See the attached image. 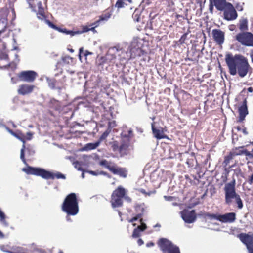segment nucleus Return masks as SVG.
I'll return each instance as SVG.
<instances>
[{"instance_id":"c9c22d12","label":"nucleus","mask_w":253,"mask_h":253,"mask_svg":"<svg viewBox=\"0 0 253 253\" xmlns=\"http://www.w3.org/2000/svg\"><path fill=\"white\" fill-rule=\"evenodd\" d=\"M187 34L184 33L183 35H182L180 38V39L178 41V44H183L185 43V41L186 39H187Z\"/></svg>"},{"instance_id":"f257e3e1","label":"nucleus","mask_w":253,"mask_h":253,"mask_svg":"<svg viewBox=\"0 0 253 253\" xmlns=\"http://www.w3.org/2000/svg\"><path fill=\"white\" fill-rule=\"evenodd\" d=\"M225 61L231 75L235 76L237 74L241 78L245 77L251 70L248 59L239 54L233 56L231 53L225 55Z\"/></svg>"},{"instance_id":"bb28decb","label":"nucleus","mask_w":253,"mask_h":253,"mask_svg":"<svg viewBox=\"0 0 253 253\" xmlns=\"http://www.w3.org/2000/svg\"><path fill=\"white\" fill-rule=\"evenodd\" d=\"M111 13L110 12H106L102 14L99 16V19L92 24V25H95V27H97L101 21H107L111 17Z\"/></svg>"},{"instance_id":"ddd939ff","label":"nucleus","mask_w":253,"mask_h":253,"mask_svg":"<svg viewBox=\"0 0 253 253\" xmlns=\"http://www.w3.org/2000/svg\"><path fill=\"white\" fill-rule=\"evenodd\" d=\"M237 237L246 246L248 252L253 249V233H242L238 234Z\"/></svg>"},{"instance_id":"5701e85b","label":"nucleus","mask_w":253,"mask_h":253,"mask_svg":"<svg viewBox=\"0 0 253 253\" xmlns=\"http://www.w3.org/2000/svg\"><path fill=\"white\" fill-rule=\"evenodd\" d=\"M239 30L242 32H246L248 30V20L247 18L242 17L237 24Z\"/></svg>"},{"instance_id":"4d7b16f0","label":"nucleus","mask_w":253,"mask_h":253,"mask_svg":"<svg viewBox=\"0 0 253 253\" xmlns=\"http://www.w3.org/2000/svg\"><path fill=\"white\" fill-rule=\"evenodd\" d=\"M89 173H90L91 174L93 175H98V173L96 172V171H89L88 172Z\"/></svg>"},{"instance_id":"f03ea898","label":"nucleus","mask_w":253,"mask_h":253,"mask_svg":"<svg viewBox=\"0 0 253 253\" xmlns=\"http://www.w3.org/2000/svg\"><path fill=\"white\" fill-rule=\"evenodd\" d=\"M62 211L67 214L66 219L70 220L69 216H75L79 211L78 200L75 193H71L65 198L61 205Z\"/></svg>"},{"instance_id":"8fccbe9b","label":"nucleus","mask_w":253,"mask_h":253,"mask_svg":"<svg viewBox=\"0 0 253 253\" xmlns=\"http://www.w3.org/2000/svg\"><path fill=\"white\" fill-rule=\"evenodd\" d=\"M35 0H26L30 7L33 8Z\"/></svg>"},{"instance_id":"774afa93","label":"nucleus","mask_w":253,"mask_h":253,"mask_svg":"<svg viewBox=\"0 0 253 253\" xmlns=\"http://www.w3.org/2000/svg\"><path fill=\"white\" fill-rule=\"evenodd\" d=\"M141 192L142 193H145V190H141Z\"/></svg>"},{"instance_id":"a211bd4d","label":"nucleus","mask_w":253,"mask_h":253,"mask_svg":"<svg viewBox=\"0 0 253 253\" xmlns=\"http://www.w3.org/2000/svg\"><path fill=\"white\" fill-rule=\"evenodd\" d=\"M35 86L28 84H23L19 86L18 89V93L20 95H25L31 93Z\"/></svg>"},{"instance_id":"aec40b11","label":"nucleus","mask_w":253,"mask_h":253,"mask_svg":"<svg viewBox=\"0 0 253 253\" xmlns=\"http://www.w3.org/2000/svg\"><path fill=\"white\" fill-rule=\"evenodd\" d=\"M94 29V27H93L90 30H93ZM89 30V29H88L87 27H84L83 28V31H73L71 30H68L66 28H61L60 27H59L58 31L64 33L66 35H70L71 36H73L75 35L76 34H80L82 33L83 32H87Z\"/></svg>"},{"instance_id":"052dcab7","label":"nucleus","mask_w":253,"mask_h":253,"mask_svg":"<svg viewBox=\"0 0 253 253\" xmlns=\"http://www.w3.org/2000/svg\"><path fill=\"white\" fill-rule=\"evenodd\" d=\"M132 131L131 130H129L128 131V135L127 136V137H129L130 135L132 134Z\"/></svg>"},{"instance_id":"13d9d810","label":"nucleus","mask_w":253,"mask_h":253,"mask_svg":"<svg viewBox=\"0 0 253 253\" xmlns=\"http://www.w3.org/2000/svg\"><path fill=\"white\" fill-rule=\"evenodd\" d=\"M99 173L100 174H102V175H106V176L109 175L108 173H107L106 172H104V171H101Z\"/></svg>"},{"instance_id":"f3484780","label":"nucleus","mask_w":253,"mask_h":253,"mask_svg":"<svg viewBox=\"0 0 253 253\" xmlns=\"http://www.w3.org/2000/svg\"><path fill=\"white\" fill-rule=\"evenodd\" d=\"M213 38L217 44L221 45L224 41V33L220 29H214L212 30Z\"/></svg>"},{"instance_id":"603ef678","label":"nucleus","mask_w":253,"mask_h":253,"mask_svg":"<svg viewBox=\"0 0 253 253\" xmlns=\"http://www.w3.org/2000/svg\"><path fill=\"white\" fill-rule=\"evenodd\" d=\"M168 4H169V6H174V3L173 1V0H168Z\"/></svg>"},{"instance_id":"423d86ee","label":"nucleus","mask_w":253,"mask_h":253,"mask_svg":"<svg viewBox=\"0 0 253 253\" xmlns=\"http://www.w3.org/2000/svg\"><path fill=\"white\" fill-rule=\"evenodd\" d=\"M2 250L9 253H51L50 250L40 248L34 243L22 247H16L13 251H8L3 249Z\"/></svg>"},{"instance_id":"a19ab883","label":"nucleus","mask_w":253,"mask_h":253,"mask_svg":"<svg viewBox=\"0 0 253 253\" xmlns=\"http://www.w3.org/2000/svg\"><path fill=\"white\" fill-rule=\"evenodd\" d=\"M141 217V214H138L136 215L135 217L132 218L131 219L128 220V222L130 223H133L134 221L137 220L138 219L140 218Z\"/></svg>"},{"instance_id":"a878e982","label":"nucleus","mask_w":253,"mask_h":253,"mask_svg":"<svg viewBox=\"0 0 253 253\" xmlns=\"http://www.w3.org/2000/svg\"><path fill=\"white\" fill-rule=\"evenodd\" d=\"M211 1L213 3L216 8L221 11L223 10L224 7L229 3L227 2L226 0H211Z\"/></svg>"},{"instance_id":"b1692460","label":"nucleus","mask_w":253,"mask_h":253,"mask_svg":"<svg viewBox=\"0 0 253 253\" xmlns=\"http://www.w3.org/2000/svg\"><path fill=\"white\" fill-rule=\"evenodd\" d=\"M200 56V53L196 50H192L188 53L187 57L185 59V61H191L193 62H198Z\"/></svg>"},{"instance_id":"cd10ccee","label":"nucleus","mask_w":253,"mask_h":253,"mask_svg":"<svg viewBox=\"0 0 253 253\" xmlns=\"http://www.w3.org/2000/svg\"><path fill=\"white\" fill-rule=\"evenodd\" d=\"M132 1V0H117L115 6L118 9H120L124 7L125 5H127V3H126V2H128L129 3H131Z\"/></svg>"},{"instance_id":"09e8293b","label":"nucleus","mask_w":253,"mask_h":253,"mask_svg":"<svg viewBox=\"0 0 253 253\" xmlns=\"http://www.w3.org/2000/svg\"><path fill=\"white\" fill-rule=\"evenodd\" d=\"M225 171H226V175H225V179H223V181L225 182L227 181V176L228 175V173L229 172V170L228 169V168H227L226 167H225Z\"/></svg>"},{"instance_id":"c85d7f7f","label":"nucleus","mask_w":253,"mask_h":253,"mask_svg":"<svg viewBox=\"0 0 253 253\" xmlns=\"http://www.w3.org/2000/svg\"><path fill=\"white\" fill-rule=\"evenodd\" d=\"M237 154H235L233 153L230 152L228 155L225 156L224 157V159L223 163L224 167H226L227 165L229 164L230 161L233 159L234 155Z\"/></svg>"},{"instance_id":"393cba45","label":"nucleus","mask_w":253,"mask_h":253,"mask_svg":"<svg viewBox=\"0 0 253 253\" xmlns=\"http://www.w3.org/2000/svg\"><path fill=\"white\" fill-rule=\"evenodd\" d=\"M129 145V140H128L126 141H122L121 144L119 146V153L121 156L126 155L127 151Z\"/></svg>"},{"instance_id":"f704fd0d","label":"nucleus","mask_w":253,"mask_h":253,"mask_svg":"<svg viewBox=\"0 0 253 253\" xmlns=\"http://www.w3.org/2000/svg\"><path fill=\"white\" fill-rule=\"evenodd\" d=\"M46 23L48 24V25L53 28V29L54 30H56L57 31H58V28H59V27L57 26L56 25H55L54 24H53L52 22H51L50 20L47 19V18L46 19V20H44Z\"/></svg>"},{"instance_id":"49530a36","label":"nucleus","mask_w":253,"mask_h":253,"mask_svg":"<svg viewBox=\"0 0 253 253\" xmlns=\"http://www.w3.org/2000/svg\"><path fill=\"white\" fill-rule=\"evenodd\" d=\"M247 182L251 185L253 183V173L248 177Z\"/></svg>"},{"instance_id":"9d476101","label":"nucleus","mask_w":253,"mask_h":253,"mask_svg":"<svg viewBox=\"0 0 253 253\" xmlns=\"http://www.w3.org/2000/svg\"><path fill=\"white\" fill-rule=\"evenodd\" d=\"M205 216L209 218L210 219H216L224 223H232L236 219V214L234 212L227 213L223 215L218 214H211L206 212Z\"/></svg>"},{"instance_id":"6e6552de","label":"nucleus","mask_w":253,"mask_h":253,"mask_svg":"<svg viewBox=\"0 0 253 253\" xmlns=\"http://www.w3.org/2000/svg\"><path fill=\"white\" fill-rule=\"evenodd\" d=\"M101 166L105 167L114 174H117L119 176L126 178L127 176V171L126 168L118 167L115 164L108 162L106 160H102L99 162Z\"/></svg>"},{"instance_id":"864d4df0","label":"nucleus","mask_w":253,"mask_h":253,"mask_svg":"<svg viewBox=\"0 0 253 253\" xmlns=\"http://www.w3.org/2000/svg\"><path fill=\"white\" fill-rule=\"evenodd\" d=\"M137 243L139 245V246H141L142 245H143L144 244V242L142 240V239H139L138 240H137Z\"/></svg>"},{"instance_id":"2eb2a0df","label":"nucleus","mask_w":253,"mask_h":253,"mask_svg":"<svg viewBox=\"0 0 253 253\" xmlns=\"http://www.w3.org/2000/svg\"><path fill=\"white\" fill-rule=\"evenodd\" d=\"M145 52L139 47H133L130 49V56L129 58H126L123 56L120 57V63L126 62L131 59H135L138 57H140L143 55Z\"/></svg>"},{"instance_id":"e2e57ef3","label":"nucleus","mask_w":253,"mask_h":253,"mask_svg":"<svg viewBox=\"0 0 253 253\" xmlns=\"http://www.w3.org/2000/svg\"><path fill=\"white\" fill-rule=\"evenodd\" d=\"M181 17H182V16H181L180 15H179V14H176V18L177 19H178L179 18H180Z\"/></svg>"},{"instance_id":"9b49d317","label":"nucleus","mask_w":253,"mask_h":253,"mask_svg":"<svg viewBox=\"0 0 253 253\" xmlns=\"http://www.w3.org/2000/svg\"><path fill=\"white\" fill-rule=\"evenodd\" d=\"M235 39L243 45L253 47V34L251 32H240L236 35Z\"/></svg>"},{"instance_id":"72a5a7b5","label":"nucleus","mask_w":253,"mask_h":253,"mask_svg":"<svg viewBox=\"0 0 253 253\" xmlns=\"http://www.w3.org/2000/svg\"><path fill=\"white\" fill-rule=\"evenodd\" d=\"M25 149V145H23L22 148L20 151V158L23 161V162L25 164H26V159L25 158V154L24 151Z\"/></svg>"},{"instance_id":"39448f33","label":"nucleus","mask_w":253,"mask_h":253,"mask_svg":"<svg viewBox=\"0 0 253 253\" xmlns=\"http://www.w3.org/2000/svg\"><path fill=\"white\" fill-rule=\"evenodd\" d=\"M119 51V48L116 46L109 48L106 54L98 59V65L103 66L107 64L109 66H113L115 64L118 67V65L116 63V61L117 55H120L118 54Z\"/></svg>"},{"instance_id":"dca6fc26","label":"nucleus","mask_w":253,"mask_h":253,"mask_svg":"<svg viewBox=\"0 0 253 253\" xmlns=\"http://www.w3.org/2000/svg\"><path fill=\"white\" fill-rule=\"evenodd\" d=\"M181 214L183 220L187 223H192L196 219V214L194 210L189 211L184 209L181 211Z\"/></svg>"},{"instance_id":"bf43d9fd","label":"nucleus","mask_w":253,"mask_h":253,"mask_svg":"<svg viewBox=\"0 0 253 253\" xmlns=\"http://www.w3.org/2000/svg\"><path fill=\"white\" fill-rule=\"evenodd\" d=\"M248 91L249 92H253V88L252 87H249L248 89Z\"/></svg>"},{"instance_id":"69168bd1","label":"nucleus","mask_w":253,"mask_h":253,"mask_svg":"<svg viewBox=\"0 0 253 253\" xmlns=\"http://www.w3.org/2000/svg\"><path fill=\"white\" fill-rule=\"evenodd\" d=\"M249 253H253V249H252L251 250H250V251H249Z\"/></svg>"},{"instance_id":"37998d69","label":"nucleus","mask_w":253,"mask_h":253,"mask_svg":"<svg viewBox=\"0 0 253 253\" xmlns=\"http://www.w3.org/2000/svg\"><path fill=\"white\" fill-rule=\"evenodd\" d=\"M33 135V133L31 132H28L26 133V140H30L32 139Z\"/></svg>"},{"instance_id":"6ab92c4d","label":"nucleus","mask_w":253,"mask_h":253,"mask_svg":"<svg viewBox=\"0 0 253 253\" xmlns=\"http://www.w3.org/2000/svg\"><path fill=\"white\" fill-rule=\"evenodd\" d=\"M5 128L6 130L12 135L15 137L16 138L18 139L21 142H22L23 145H25L26 136L21 131L17 130L16 132H14L7 126H5Z\"/></svg>"},{"instance_id":"de8ad7c7","label":"nucleus","mask_w":253,"mask_h":253,"mask_svg":"<svg viewBox=\"0 0 253 253\" xmlns=\"http://www.w3.org/2000/svg\"><path fill=\"white\" fill-rule=\"evenodd\" d=\"M0 220L3 221L5 220V215L4 213L0 210Z\"/></svg>"},{"instance_id":"2f4dec72","label":"nucleus","mask_w":253,"mask_h":253,"mask_svg":"<svg viewBox=\"0 0 253 253\" xmlns=\"http://www.w3.org/2000/svg\"><path fill=\"white\" fill-rule=\"evenodd\" d=\"M48 86L52 89H55L57 81L55 79H47Z\"/></svg>"},{"instance_id":"0eeeda50","label":"nucleus","mask_w":253,"mask_h":253,"mask_svg":"<svg viewBox=\"0 0 253 253\" xmlns=\"http://www.w3.org/2000/svg\"><path fill=\"white\" fill-rule=\"evenodd\" d=\"M157 244L163 253H180L179 248L167 238H160Z\"/></svg>"},{"instance_id":"1a4fd4ad","label":"nucleus","mask_w":253,"mask_h":253,"mask_svg":"<svg viewBox=\"0 0 253 253\" xmlns=\"http://www.w3.org/2000/svg\"><path fill=\"white\" fill-rule=\"evenodd\" d=\"M126 195V190L119 186L113 191L111 197L110 202L113 208L121 207L123 205V198Z\"/></svg>"},{"instance_id":"0e129e2a","label":"nucleus","mask_w":253,"mask_h":253,"mask_svg":"<svg viewBox=\"0 0 253 253\" xmlns=\"http://www.w3.org/2000/svg\"><path fill=\"white\" fill-rule=\"evenodd\" d=\"M58 253H64V252L62 250H59L58 251Z\"/></svg>"},{"instance_id":"58836bf2","label":"nucleus","mask_w":253,"mask_h":253,"mask_svg":"<svg viewBox=\"0 0 253 253\" xmlns=\"http://www.w3.org/2000/svg\"><path fill=\"white\" fill-rule=\"evenodd\" d=\"M108 134H109V132L107 131H105L101 135V136L100 137L98 141H100V142L102 140H105L108 136Z\"/></svg>"},{"instance_id":"4c0bfd02","label":"nucleus","mask_w":253,"mask_h":253,"mask_svg":"<svg viewBox=\"0 0 253 253\" xmlns=\"http://www.w3.org/2000/svg\"><path fill=\"white\" fill-rule=\"evenodd\" d=\"M140 222L141 223V225L138 226L137 228L139 229H140L141 231H143L147 228V226L145 223H142V218H141L140 219Z\"/></svg>"},{"instance_id":"3c124183","label":"nucleus","mask_w":253,"mask_h":253,"mask_svg":"<svg viewBox=\"0 0 253 253\" xmlns=\"http://www.w3.org/2000/svg\"><path fill=\"white\" fill-rule=\"evenodd\" d=\"M250 56L251 59V62L253 64V49L251 50L250 53Z\"/></svg>"},{"instance_id":"79ce46f5","label":"nucleus","mask_w":253,"mask_h":253,"mask_svg":"<svg viewBox=\"0 0 253 253\" xmlns=\"http://www.w3.org/2000/svg\"><path fill=\"white\" fill-rule=\"evenodd\" d=\"M132 18L135 21L138 22L140 17V15L138 13L134 12L132 14Z\"/></svg>"},{"instance_id":"ea45409f","label":"nucleus","mask_w":253,"mask_h":253,"mask_svg":"<svg viewBox=\"0 0 253 253\" xmlns=\"http://www.w3.org/2000/svg\"><path fill=\"white\" fill-rule=\"evenodd\" d=\"M112 149L114 151H118L119 152V146H118V143L117 141H115L113 142L112 145Z\"/></svg>"},{"instance_id":"473e14b6","label":"nucleus","mask_w":253,"mask_h":253,"mask_svg":"<svg viewBox=\"0 0 253 253\" xmlns=\"http://www.w3.org/2000/svg\"><path fill=\"white\" fill-rule=\"evenodd\" d=\"M92 54V52H89L88 50H85L84 52L83 50V47H81L79 49V58L81 59L82 56L86 57L88 55Z\"/></svg>"},{"instance_id":"20e7f679","label":"nucleus","mask_w":253,"mask_h":253,"mask_svg":"<svg viewBox=\"0 0 253 253\" xmlns=\"http://www.w3.org/2000/svg\"><path fill=\"white\" fill-rule=\"evenodd\" d=\"M235 181L227 183L224 188L225 191V203L230 205L232 199H235L237 204V207L239 209H241L243 207V202L239 194L236 193L235 190Z\"/></svg>"},{"instance_id":"5fc2aeb1","label":"nucleus","mask_w":253,"mask_h":253,"mask_svg":"<svg viewBox=\"0 0 253 253\" xmlns=\"http://www.w3.org/2000/svg\"><path fill=\"white\" fill-rule=\"evenodd\" d=\"M37 5L38 9H41V8H43L42 3L41 1L38 2Z\"/></svg>"},{"instance_id":"4be33fe9","label":"nucleus","mask_w":253,"mask_h":253,"mask_svg":"<svg viewBox=\"0 0 253 253\" xmlns=\"http://www.w3.org/2000/svg\"><path fill=\"white\" fill-rule=\"evenodd\" d=\"M152 130L155 137L157 139L168 138V136L164 134L163 128H161V129L156 128L154 126V123L152 124Z\"/></svg>"},{"instance_id":"7c9ffc66","label":"nucleus","mask_w":253,"mask_h":253,"mask_svg":"<svg viewBox=\"0 0 253 253\" xmlns=\"http://www.w3.org/2000/svg\"><path fill=\"white\" fill-rule=\"evenodd\" d=\"M100 144V141H97L95 143H89L85 145V149L86 150H91L96 148Z\"/></svg>"},{"instance_id":"338daca9","label":"nucleus","mask_w":253,"mask_h":253,"mask_svg":"<svg viewBox=\"0 0 253 253\" xmlns=\"http://www.w3.org/2000/svg\"><path fill=\"white\" fill-rule=\"evenodd\" d=\"M69 51H70V52H71L72 53L74 52V50L73 49H69Z\"/></svg>"},{"instance_id":"f8f14e48","label":"nucleus","mask_w":253,"mask_h":253,"mask_svg":"<svg viewBox=\"0 0 253 253\" xmlns=\"http://www.w3.org/2000/svg\"><path fill=\"white\" fill-rule=\"evenodd\" d=\"M222 11L224 12V18L227 21L234 20L238 17L237 11L232 4L230 2L224 7Z\"/></svg>"},{"instance_id":"680f3d73","label":"nucleus","mask_w":253,"mask_h":253,"mask_svg":"<svg viewBox=\"0 0 253 253\" xmlns=\"http://www.w3.org/2000/svg\"><path fill=\"white\" fill-rule=\"evenodd\" d=\"M207 195V192H205V193L201 196V198L203 199L204 197Z\"/></svg>"},{"instance_id":"c756f323","label":"nucleus","mask_w":253,"mask_h":253,"mask_svg":"<svg viewBox=\"0 0 253 253\" xmlns=\"http://www.w3.org/2000/svg\"><path fill=\"white\" fill-rule=\"evenodd\" d=\"M37 16L39 19L42 20H46L47 18V16L45 14L44 8H41V9H38Z\"/></svg>"},{"instance_id":"a18cd8bd","label":"nucleus","mask_w":253,"mask_h":253,"mask_svg":"<svg viewBox=\"0 0 253 253\" xmlns=\"http://www.w3.org/2000/svg\"><path fill=\"white\" fill-rule=\"evenodd\" d=\"M0 59H4V60H8V55L5 53H1L0 54Z\"/></svg>"},{"instance_id":"e433bc0d","label":"nucleus","mask_w":253,"mask_h":253,"mask_svg":"<svg viewBox=\"0 0 253 253\" xmlns=\"http://www.w3.org/2000/svg\"><path fill=\"white\" fill-rule=\"evenodd\" d=\"M141 231L140 229H139L137 227L136 228H135L133 231L132 235V236L133 238H137L140 236V233Z\"/></svg>"},{"instance_id":"7ed1b4c3","label":"nucleus","mask_w":253,"mask_h":253,"mask_svg":"<svg viewBox=\"0 0 253 253\" xmlns=\"http://www.w3.org/2000/svg\"><path fill=\"white\" fill-rule=\"evenodd\" d=\"M22 170L27 174L41 176L45 179H66L65 175L60 172L53 173L41 168L28 166L23 168Z\"/></svg>"},{"instance_id":"4468645a","label":"nucleus","mask_w":253,"mask_h":253,"mask_svg":"<svg viewBox=\"0 0 253 253\" xmlns=\"http://www.w3.org/2000/svg\"><path fill=\"white\" fill-rule=\"evenodd\" d=\"M37 76V74L34 71H22L18 74L19 79L23 82H33Z\"/></svg>"},{"instance_id":"c03bdc74","label":"nucleus","mask_w":253,"mask_h":253,"mask_svg":"<svg viewBox=\"0 0 253 253\" xmlns=\"http://www.w3.org/2000/svg\"><path fill=\"white\" fill-rule=\"evenodd\" d=\"M214 6V4L211 1V0H210L209 10H210V13H213Z\"/></svg>"},{"instance_id":"6e6d98bb","label":"nucleus","mask_w":253,"mask_h":253,"mask_svg":"<svg viewBox=\"0 0 253 253\" xmlns=\"http://www.w3.org/2000/svg\"><path fill=\"white\" fill-rule=\"evenodd\" d=\"M154 243L152 242H148L147 243V246L148 247H152V246H154Z\"/></svg>"},{"instance_id":"412c9836","label":"nucleus","mask_w":253,"mask_h":253,"mask_svg":"<svg viewBox=\"0 0 253 253\" xmlns=\"http://www.w3.org/2000/svg\"><path fill=\"white\" fill-rule=\"evenodd\" d=\"M238 111L239 116L238 121L241 122L245 120L246 116L248 114L246 101H244L243 104L239 108Z\"/></svg>"}]
</instances>
